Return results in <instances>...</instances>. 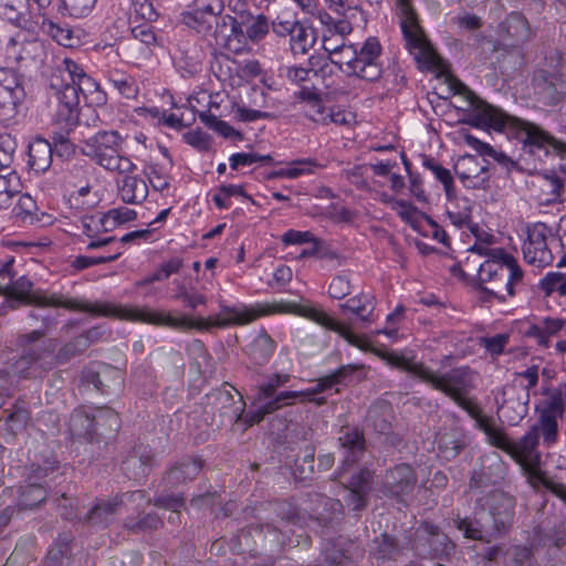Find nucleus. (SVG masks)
<instances>
[{
  "label": "nucleus",
  "mask_w": 566,
  "mask_h": 566,
  "mask_svg": "<svg viewBox=\"0 0 566 566\" xmlns=\"http://www.w3.org/2000/svg\"><path fill=\"white\" fill-rule=\"evenodd\" d=\"M137 217L136 211L122 207L116 209H111L103 218H101V222L105 230L107 229V223L112 222V226L122 224L132 220H135Z\"/></svg>",
  "instance_id": "obj_58"
},
{
  "label": "nucleus",
  "mask_w": 566,
  "mask_h": 566,
  "mask_svg": "<svg viewBox=\"0 0 566 566\" xmlns=\"http://www.w3.org/2000/svg\"><path fill=\"white\" fill-rule=\"evenodd\" d=\"M132 35L134 40L139 41L145 45V49L143 50V54L145 56L150 55L151 46H156L158 44L154 28L148 22L133 27Z\"/></svg>",
  "instance_id": "obj_52"
},
{
  "label": "nucleus",
  "mask_w": 566,
  "mask_h": 566,
  "mask_svg": "<svg viewBox=\"0 0 566 566\" xmlns=\"http://www.w3.org/2000/svg\"><path fill=\"white\" fill-rule=\"evenodd\" d=\"M422 164L443 185L447 197L451 198L453 195V178L450 170L443 168L434 158L429 156H423Z\"/></svg>",
  "instance_id": "obj_47"
},
{
  "label": "nucleus",
  "mask_w": 566,
  "mask_h": 566,
  "mask_svg": "<svg viewBox=\"0 0 566 566\" xmlns=\"http://www.w3.org/2000/svg\"><path fill=\"white\" fill-rule=\"evenodd\" d=\"M342 311H349L358 316L363 322H370L374 312L373 300L369 295H359L349 298L346 303L339 305Z\"/></svg>",
  "instance_id": "obj_41"
},
{
  "label": "nucleus",
  "mask_w": 566,
  "mask_h": 566,
  "mask_svg": "<svg viewBox=\"0 0 566 566\" xmlns=\"http://www.w3.org/2000/svg\"><path fill=\"white\" fill-rule=\"evenodd\" d=\"M275 349L274 340L264 332L260 333L249 346V355L256 365L265 364Z\"/></svg>",
  "instance_id": "obj_38"
},
{
  "label": "nucleus",
  "mask_w": 566,
  "mask_h": 566,
  "mask_svg": "<svg viewBox=\"0 0 566 566\" xmlns=\"http://www.w3.org/2000/svg\"><path fill=\"white\" fill-rule=\"evenodd\" d=\"M541 289L551 295L553 292H558L560 295H566V274L558 272H551L539 283Z\"/></svg>",
  "instance_id": "obj_57"
},
{
  "label": "nucleus",
  "mask_w": 566,
  "mask_h": 566,
  "mask_svg": "<svg viewBox=\"0 0 566 566\" xmlns=\"http://www.w3.org/2000/svg\"><path fill=\"white\" fill-rule=\"evenodd\" d=\"M53 154L63 159H69L75 154V145L63 134L52 136Z\"/></svg>",
  "instance_id": "obj_62"
},
{
  "label": "nucleus",
  "mask_w": 566,
  "mask_h": 566,
  "mask_svg": "<svg viewBox=\"0 0 566 566\" xmlns=\"http://www.w3.org/2000/svg\"><path fill=\"white\" fill-rule=\"evenodd\" d=\"M486 504L493 520V532L501 536L513 523L515 499L501 490H493L488 495Z\"/></svg>",
  "instance_id": "obj_18"
},
{
  "label": "nucleus",
  "mask_w": 566,
  "mask_h": 566,
  "mask_svg": "<svg viewBox=\"0 0 566 566\" xmlns=\"http://www.w3.org/2000/svg\"><path fill=\"white\" fill-rule=\"evenodd\" d=\"M119 255H120V252H116L114 254H108V255H98V256L78 255L72 262V266L77 271H82V270L91 268L93 265L113 262V261L117 260L119 258Z\"/></svg>",
  "instance_id": "obj_60"
},
{
  "label": "nucleus",
  "mask_w": 566,
  "mask_h": 566,
  "mask_svg": "<svg viewBox=\"0 0 566 566\" xmlns=\"http://www.w3.org/2000/svg\"><path fill=\"white\" fill-rule=\"evenodd\" d=\"M69 429L71 433L78 438H85L90 441L97 439L102 436V432H97V429L93 422L92 412L84 410H74L70 417Z\"/></svg>",
  "instance_id": "obj_35"
},
{
  "label": "nucleus",
  "mask_w": 566,
  "mask_h": 566,
  "mask_svg": "<svg viewBox=\"0 0 566 566\" xmlns=\"http://www.w3.org/2000/svg\"><path fill=\"white\" fill-rule=\"evenodd\" d=\"M109 82L124 97L134 98L138 93V88L134 77L113 71L109 73Z\"/></svg>",
  "instance_id": "obj_51"
},
{
  "label": "nucleus",
  "mask_w": 566,
  "mask_h": 566,
  "mask_svg": "<svg viewBox=\"0 0 566 566\" xmlns=\"http://www.w3.org/2000/svg\"><path fill=\"white\" fill-rule=\"evenodd\" d=\"M46 499V490L41 483H28L21 492L20 503L25 509H33Z\"/></svg>",
  "instance_id": "obj_49"
},
{
  "label": "nucleus",
  "mask_w": 566,
  "mask_h": 566,
  "mask_svg": "<svg viewBox=\"0 0 566 566\" xmlns=\"http://www.w3.org/2000/svg\"><path fill=\"white\" fill-rule=\"evenodd\" d=\"M50 86L55 91L60 107L66 111V122L70 124H81L80 116L85 114L78 109L80 93L75 88V85L67 78L66 73H63L60 64L50 76ZM60 113L63 114V111L60 109Z\"/></svg>",
  "instance_id": "obj_13"
},
{
  "label": "nucleus",
  "mask_w": 566,
  "mask_h": 566,
  "mask_svg": "<svg viewBox=\"0 0 566 566\" xmlns=\"http://www.w3.org/2000/svg\"><path fill=\"white\" fill-rule=\"evenodd\" d=\"M536 411L539 415L535 423H537L543 429V444L546 448H551L558 440L557 419L564 413V400L562 392H549V397L546 400L545 406L542 409L536 407Z\"/></svg>",
  "instance_id": "obj_17"
},
{
  "label": "nucleus",
  "mask_w": 566,
  "mask_h": 566,
  "mask_svg": "<svg viewBox=\"0 0 566 566\" xmlns=\"http://www.w3.org/2000/svg\"><path fill=\"white\" fill-rule=\"evenodd\" d=\"M532 36L527 19L520 12L510 13L499 25V38L503 45L520 48Z\"/></svg>",
  "instance_id": "obj_23"
},
{
  "label": "nucleus",
  "mask_w": 566,
  "mask_h": 566,
  "mask_svg": "<svg viewBox=\"0 0 566 566\" xmlns=\"http://www.w3.org/2000/svg\"><path fill=\"white\" fill-rule=\"evenodd\" d=\"M83 144L82 154L106 170L122 175L136 169V165L123 154V138L117 130H98Z\"/></svg>",
  "instance_id": "obj_8"
},
{
  "label": "nucleus",
  "mask_w": 566,
  "mask_h": 566,
  "mask_svg": "<svg viewBox=\"0 0 566 566\" xmlns=\"http://www.w3.org/2000/svg\"><path fill=\"white\" fill-rule=\"evenodd\" d=\"M53 147L44 138H35L29 145V165L35 172H45L52 165Z\"/></svg>",
  "instance_id": "obj_31"
},
{
  "label": "nucleus",
  "mask_w": 566,
  "mask_h": 566,
  "mask_svg": "<svg viewBox=\"0 0 566 566\" xmlns=\"http://www.w3.org/2000/svg\"><path fill=\"white\" fill-rule=\"evenodd\" d=\"M382 358L390 366L416 376L452 400L468 396L475 388V373L468 366L455 367L439 375L423 363L417 361L412 356L402 353L389 352L382 355Z\"/></svg>",
  "instance_id": "obj_3"
},
{
  "label": "nucleus",
  "mask_w": 566,
  "mask_h": 566,
  "mask_svg": "<svg viewBox=\"0 0 566 566\" xmlns=\"http://www.w3.org/2000/svg\"><path fill=\"white\" fill-rule=\"evenodd\" d=\"M392 419L394 410L391 405L387 401H378L370 406L366 421L375 432L387 434L391 431Z\"/></svg>",
  "instance_id": "obj_32"
},
{
  "label": "nucleus",
  "mask_w": 566,
  "mask_h": 566,
  "mask_svg": "<svg viewBox=\"0 0 566 566\" xmlns=\"http://www.w3.org/2000/svg\"><path fill=\"white\" fill-rule=\"evenodd\" d=\"M48 33L62 46L73 48L77 38L73 35V31L50 22Z\"/></svg>",
  "instance_id": "obj_63"
},
{
  "label": "nucleus",
  "mask_w": 566,
  "mask_h": 566,
  "mask_svg": "<svg viewBox=\"0 0 566 566\" xmlns=\"http://www.w3.org/2000/svg\"><path fill=\"white\" fill-rule=\"evenodd\" d=\"M63 73H66L67 78L75 85L80 94L86 97L99 91V84L90 75H87L83 67L71 59L61 61Z\"/></svg>",
  "instance_id": "obj_28"
},
{
  "label": "nucleus",
  "mask_w": 566,
  "mask_h": 566,
  "mask_svg": "<svg viewBox=\"0 0 566 566\" xmlns=\"http://www.w3.org/2000/svg\"><path fill=\"white\" fill-rule=\"evenodd\" d=\"M463 139L482 156H489L500 164H506L510 161L509 157L504 153L496 151L491 145L481 142L469 133H463Z\"/></svg>",
  "instance_id": "obj_54"
},
{
  "label": "nucleus",
  "mask_w": 566,
  "mask_h": 566,
  "mask_svg": "<svg viewBox=\"0 0 566 566\" xmlns=\"http://www.w3.org/2000/svg\"><path fill=\"white\" fill-rule=\"evenodd\" d=\"M20 188V177L14 170L0 171V209H8L12 206Z\"/></svg>",
  "instance_id": "obj_37"
},
{
  "label": "nucleus",
  "mask_w": 566,
  "mask_h": 566,
  "mask_svg": "<svg viewBox=\"0 0 566 566\" xmlns=\"http://www.w3.org/2000/svg\"><path fill=\"white\" fill-rule=\"evenodd\" d=\"M549 228L543 222L527 226V239L523 244L524 260L533 265L543 268L551 265L554 255L547 244Z\"/></svg>",
  "instance_id": "obj_14"
},
{
  "label": "nucleus",
  "mask_w": 566,
  "mask_h": 566,
  "mask_svg": "<svg viewBox=\"0 0 566 566\" xmlns=\"http://www.w3.org/2000/svg\"><path fill=\"white\" fill-rule=\"evenodd\" d=\"M406 547L394 536L382 534L373 541L371 554L378 560H398L405 555Z\"/></svg>",
  "instance_id": "obj_34"
},
{
  "label": "nucleus",
  "mask_w": 566,
  "mask_h": 566,
  "mask_svg": "<svg viewBox=\"0 0 566 566\" xmlns=\"http://www.w3.org/2000/svg\"><path fill=\"white\" fill-rule=\"evenodd\" d=\"M4 412H8L6 424L8 426V430L12 433L24 429L30 419V411L25 405L21 402L14 403L12 409L4 410Z\"/></svg>",
  "instance_id": "obj_46"
},
{
  "label": "nucleus",
  "mask_w": 566,
  "mask_h": 566,
  "mask_svg": "<svg viewBox=\"0 0 566 566\" xmlns=\"http://www.w3.org/2000/svg\"><path fill=\"white\" fill-rule=\"evenodd\" d=\"M25 91L22 76L12 69H0V98L2 106L15 108L23 102Z\"/></svg>",
  "instance_id": "obj_27"
},
{
  "label": "nucleus",
  "mask_w": 566,
  "mask_h": 566,
  "mask_svg": "<svg viewBox=\"0 0 566 566\" xmlns=\"http://www.w3.org/2000/svg\"><path fill=\"white\" fill-rule=\"evenodd\" d=\"M182 264H184L182 259L177 258V256L171 258L168 261L161 263V265L159 266V269L156 272H154L149 276L136 282V285L138 287H140V286L151 284L154 282L165 281L170 275L178 273L180 271V269L182 268Z\"/></svg>",
  "instance_id": "obj_44"
},
{
  "label": "nucleus",
  "mask_w": 566,
  "mask_h": 566,
  "mask_svg": "<svg viewBox=\"0 0 566 566\" xmlns=\"http://www.w3.org/2000/svg\"><path fill=\"white\" fill-rule=\"evenodd\" d=\"M272 157L270 155H259L255 153H237L229 159L232 169H238L239 166H250L255 163H270Z\"/></svg>",
  "instance_id": "obj_61"
},
{
  "label": "nucleus",
  "mask_w": 566,
  "mask_h": 566,
  "mask_svg": "<svg viewBox=\"0 0 566 566\" xmlns=\"http://www.w3.org/2000/svg\"><path fill=\"white\" fill-rule=\"evenodd\" d=\"M54 366V347L43 344L23 347L22 355L13 367L20 377L29 378L51 370Z\"/></svg>",
  "instance_id": "obj_12"
},
{
  "label": "nucleus",
  "mask_w": 566,
  "mask_h": 566,
  "mask_svg": "<svg viewBox=\"0 0 566 566\" xmlns=\"http://www.w3.org/2000/svg\"><path fill=\"white\" fill-rule=\"evenodd\" d=\"M0 15L14 25L29 21V0H0Z\"/></svg>",
  "instance_id": "obj_36"
},
{
  "label": "nucleus",
  "mask_w": 566,
  "mask_h": 566,
  "mask_svg": "<svg viewBox=\"0 0 566 566\" xmlns=\"http://www.w3.org/2000/svg\"><path fill=\"white\" fill-rule=\"evenodd\" d=\"M338 441L344 451L343 468L354 465L364 455L366 441L363 431L358 428L349 426L342 427Z\"/></svg>",
  "instance_id": "obj_25"
},
{
  "label": "nucleus",
  "mask_w": 566,
  "mask_h": 566,
  "mask_svg": "<svg viewBox=\"0 0 566 566\" xmlns=\"http://www.w3.org/2000/svg\"><path fill=\"white\" fill-rule=\"evenodd\" d=\"M83 379L93 385L101 394L108 395L120 390L124 376L117 367L109 364H97L84 370Z\"/></svg>",
  "instance_id": "obj_21"
},
{
  "label": "nucleus",
  "mask_w": 566,
  "mask_h": 566,
  "mask_svg": "<svg viewBox=\"0 0 566 566\" xmlns=\"http://www.w3.org/2000/svg\"><path fill=\"white\" fill-rule=\"evenodd\" d=\"M264 512V516H259L262 522L250 524L240 532V542L244 539L248 544V538L252 537L270 546L284 545L287 534L292 532L287 525L296 524L300 520L295 509L287 502H274L269 503Z\"/></svg>",
  "instance_id": "obj_6"
},
{
  "label": "nucleus",
  "mask_w": 566,
  "mask_h": 566,
  "mask_svg": "<svg viewBox=\"0 0 566 566\" xmlns=\"http://www.w3.org/2000/svg\"><path fill=\"white\" fill-rule=\"evenodd\" d=\"M269 32V22L265 15H258L250 24L245 25V29H242V32H238L233 34L234 36L245 34L251 41H259L264 38V35Z\"/></svg>",
  "instance_id": "obj_56"
},
{
  "label": "nucleus",
  "mask_w": 566,
  "mask_h": 566,
  "mask_svg": "<svg viewBox=\"0 0 566 566\" xmlns=\"http://www.w3.org/2000/svg\"><path fill=\"white\" fill-rule=\"evenodd\" d=\"M417 483L418 476L413 468L407 463H399L386 470L379 490L384 496L406 505Z\"/></svg>",
  "instance_id": "obj_10"
},
{
  "label": "nucleus",
  "mask_w": 566,
  "mask_h": 566,
  "mask_svg": "<svg viewBox=\"0 0 566 566\" xmlns=\"http://www.w3.org/2000/svg\"><path fill=\"white\" fill-rule=\"evenodd\" d=\"M217 400L221 405L220 413L229 421L237 422L241 419L244 411L245 403L243 398L239 396L238 399L230 391H221L217 396Z\"/></svg>",
  "instance_id": "obj_40"
},
{
  "label": "nucleus",
  "mask_w": 566,
  "mask_h": 566,
  "mask_svg": "<svg viewBox=\"0 0 566 566\" xmlns=\"http://www.w3.org/2000/svg\"><path fill=\"white\" fill-rule=\"evenodd\" d=\"M203 462L200 458L184 457L176 461L163 478V483L167 488H178L179 485L195 480L202 469Z\"/></svg>",
  "instance_id": "obj_26"
},
{
  "label": "nucleus",
  "mask_w": 566,
  "mask_h": 566,
  "mask_svg": "<svg viewBox=\"0 0 566 566\" xmlns=\"http://www.w3.org/2000/svg\"><path fill=\"white\" fill-rule=\"evenodd\" d=\"M70 15L81 18L93 9L96 0H60Z\"/></svg>",
  "instance_id": "obj_64"
},
{
  "label": "nucleus",
  "mask_w": 566,
  "mask_h": 566,
  "mask_svg": "<svg viewBox=\"0 0 566 566\" xmlns=\"http://www.w3.org/2000/svg\"><path fill=\"white\" fill-rule=\"evenodd\" d=\"M504 260L505 268L507 269V279L505 281L504 290L507 292L510 296L515 295V285L522 282L523 280V271L517 264L516 259L509 254L506 251L502 258Z\"/></svg>",
  "instance_id": "obj_50"
},
{
  "label": "nucleus",
  "mask_w": 566,
  "mask_h": 566,
  "mask_svg": "<svg viewBox=\"0 0 566 566\" xmlns=\"http://www.w3.org/2000/svg\"><path fill=\"white\" fill-rule=\"evenodd\" d=\"M452 90L455 95L464 98L467 107L470 109L468 124L494 130H502L506 126H511L515 129L516 137L524 144V147L530 148L531 153L543 150L545 155L552 151L566 155V144L554 138L538 125L510 116L502 109L481 99L462 82L453 83Z\"/></svg>",
  "instance_id": "obj_2"
},
{
  "label": "nucleus",
  "mask_w": 566,
  "mask_h": 566,
  "mask_svg": "<svg viewBox=\"0 0 566 566\" xmlns=\"http://www.w3.org/2000/svg\"><path fill=\"white\" fill-rule=\"evenodd\" d=\"M541 436L543 429L537 423H533L528 430L517 440L511 442L509 455L518 465L534 464L542 462Z\"/></svg>",
  "instance_id": "obj_16"
},
{
  "label": "nucleus",
  "mask_w": 566,
  "mask_h": 566,
  "mask_svg": "<svg viewBox=\"0 0 566 566\" xmlns=\"http://www.w3.org/2000/svg\"><path fill=\"white\" fill-rule=\"evenodd\" d=\"M126 176L122 179V184L118 188L120 199L125 203L139 205L146 200L148 196V186L146 181L136 176Z\"/></svg>",
  "instance_id": "obj_33"
},
{
  "label": "nucleus",
  "mask_w": 566,
  "mask_h": 566,
  "mask_svg": "<svg viewBox=\"0 0 566 566\" xmlns=\"http://www.w3.org/2000/svg\"><path fill=\"white\" fill-rule=\"evenodd\" d=\"M535 93L547 105H555L566 93V82L556 72L539 70L534 74Z\"/></svg>",
  "instance_id": "obj_24"
},
{
  "label": "nucleus",
  "mask_w": 566,
  "mask_h": 566,
  "mask_svg": "<svg viewBox=\"0 0 566 566\" xmlns=\"http://www.w3.org/2000/svg\"><path fill=\"white\" fill-rule=\"evenodd\" d=\"M325 51L334 55L346 54L345 59H335L329 56L331 63L344 71L346 65L350 71V75H355L361 80L375 82L381 77L384 72L382 64L379 61L381 54V45L377 38H368L364 44L357 50L354 45L339 44L337 48H331L325 41Z\"/></svg>",
  "instance_id": "obj_5"
},
{
  "label": "nucleus",
  "mask_w": 566,
  "mask_h": 566,
  "mask_svg": "<svg viewBox=\"0 0 566 566\" xmlns=\"http://www.w3.org/2000/svg\"><path fill=\"white\" fill-rule=\"evenodd\" d=\"M439 450L446 458H454L464 447V443L457 438L455 432H443L438 440Z\"/></svg>",
  "instance_id": "obj_55"
},
{
  "label": "nucleus",
  "mask_w": 566,
  "mask_h": 566,
  "mask_svg": "<svg viewBox=\"0 0 566 566\" xmlns=\"http://www.w3.org/2000/svg\"><path fill=\"white\" fill-rule=\"evenodd\" d=\"M400 28L406 41V48L413 55L415 60L428 67L439 69L441 57L432 48L430 41L419 24L418 15L410 0H396Z\"/></svg>",
  "instance_id": "obj_9"
},
{
  "label": "nucleus",
  "mask_w": 566,
  "mask_h": 566,
  "mask_svg": "<svg viewBox=\"0 0 566 566\" xmlns=\"http://www.w3.org/2000/svg\"><path fill=\"white\" fill-rule=\"evenodd\" d=\"M17 149V140L11 134H0V171L13 170L14 153Z\"/></svg>",
  "instance_id": "obj_53"
},
{
  "label": "nucleus",
  "mask_w": 566,
  "mask_h": 566,
  "mask_svg": "<svg viewBox=\"0 0 566 566\" xmlns=\"http://www.w3.org/2000/svg\"><path fill=\"white\" fill-rule=\"evenodd\" d=\"M506 465L496 452L484 454L479 459V467L472 472L470 489L495 485L505 478Z\"/></svg>",
  "instance_id": "obj_20"
},
{
  "label": "nucleus",
  "mask_w": 566,
  "mask_h": 566,
  "mask_svg": "<svg viewBox=\"0 0 566 566\" xmlns=\"http://www.w3.org/2000/svg\"><path fill=\"white\" fill-rule=\"evenodd\" d=\"M322 168V165L317 164L313 159H300L295 160L291 164V167L285 169H280L277 171L272 172L269 177H280V178H290L295 179L302 175L314 174L316 169Z\"/></svg>",
  "instance_id": "obj_42"
},
{
  "label": "nucleus",
  "mask_w": 566,
  "mask_h": 566,
  "mask_svg": "<svg viewBox=\"0 0 566 566\" xmlns=\"http://www.w3.org/2000/svg\"><path fill=\"white\" fill-rule=\"evenodd\" d=\"M507 272L504 260H485L479 266L480 290L491 297L504 300L503 296H499V292L504 291L505 281L509 274Z\"/></svg>",
  "instance_id": "obj_22"
},
{
  "label": "nucleus",
  "mask_w": 566,
  "mask_h": 566,
  "mask_svg": "<svg viewBox=\"0 0 566 566\" xmlns=\"http://www.w3.org/2000/svg\"><path fill=\"white\" fill-rule=\"evenodd\" d=\"M271 27L277 36H289L290 50L293 55H305L316 42L314 30L296 19L277 17L272 21Z\"/></svg>",
  "instance_id": "obj_11"
},
{
  "label": "nucleus",
  "mask_w": 566,
  "mask_h": 566,
  "mask_svg": "<svg viewBox=\"0 0 566 566\" xmlns=\"http://www.w3.org/2000/svg\"><path fill=\"white\" fill-rule=\"evenodd\" d=\"M322 555L326 566H353L360 555V549L355 541L346 536H337L324 541Z\"/></svg>",
  "instance_id": "obj_19"
},
{
  "label": "nucleus",
  "mask_w": 566,
  "mask_h": 566,
  "mask_svg": "<svg viewBox=\"0 0 566 566\" xmlns=\"http://www.w3.org/2000/svg\"><path fill=\"white\" fill-rule=\"evenodd\" d=\"M490 163L473 155H464L454 164V172L467 189L489 190Z\"/></svg>",
  "instance_id": "obj_15"
},
{
  "label": "nucleus",
  "mask_w": 566,
  "mask_h": 566,
  "mask_svg": "<svg viewBox=\"0 0 566 566\" xmlns=\"http://www.w3.org/2000/svg\"><path fill=\"white\" fill-rule=\"evenodd\" d=\"M454 525L459 531L463 532L464 537L474 541H484L482 525L479 521H473L469 517L455 518Z\"/></svg>",
  "instance_id": "obj_59"
},
{
  "label": "nucleus",
  "mask_w": 566,
  "mask_h": 566,
  "mask_svg": "<svg viewBox=\"0 0 566 566\" xmlns=\"http://www.w3.org/2000/svg\"><path fill=\"white\" fill-rule=\"evenodd\" d=\"M87 349V342L78 336L66 343L60 348L56 355H54L55 365H63L69 363L71 359L83 354Z\"/></svg>",
  "instance_id": "obj_48"
},
{
  "label": "nucleus",
  "mask_w": 566,
  "mask_h": 566,
  "mask_svg": "<svg viewBox=\"0 0 566 566\" xmlns=\"http://www.w3.org/2000/svg\"><path fill=\"white\" fill-rule=\"evenodd\" d=\"M93 422L97 432L102 434L116 432L120 427V419L118 413L109 407H98L92 412Z\"/></svg>",
  "instance_id": "obj_39"
},
{
  "label": "nucleus",
  "mask_w": 566,
  "mask_h": 566,
  "mask_svg": "<svg viewBox=\"0 0 566 566\" xmlns=\"http://www.w3.org/2000/svg\"><path fill=\"white\" fill-rule=\"evenodd\" d=\"M374 478V471L363 468L350 476L346 484V490H352L369 496L373 490Z\"/></svg>",
  "instance_id": "obj_45"
},
{
  "label": "nucleus",
  "mask_w": 566,
  "mask_h": 566,
  "mask_svg": "<svg viewBox=\"0 0 566 566\" xmlns=\"http://www.w3.org/2000/svg\"><path fill=\"white\" fill-rule=\"evenodd\" d=\"M160 526H163V521L156 513L142 514L125 520V527L135 534L155 531Z\"/></svg>",
  "instance_id": "obj_43"
},
{
  "label": "nucleus",
  "mask_w": 566,
  "mask_h": 566,
  "mask_svg": "<svg viewBox=\"0 0 566 566\" xmlns=\"http://www.w3.org/2000/svg\"><path fill=\"white\" fill-rule=\"evenodd\" d=\"M33 283L25 276H20L7 285L0 284V294L25 304L40 307H63L70 311H81L94 316H116L132 322L166 326L178 331L226 328L231 325H244V308L222 306L218 315L208 319H193L188 315L174 316L170 312L154 311L140 306H114L108 303H88L78 298H67L63 294L34 292Z\"/></svg>",
  "instance_id": "obj_1"
},
{
  "label": "nucleus",
  "mask_w": 566,
  "mask_h": 566,
  "mask_svg": "<svg viewBox=\"0 0 566 566\" xmlns=\"http://www.w3.org/2000/svg\"><path fill=\"white\" fill-rule=\"evenodd\" d=\"M542 462L534 464H524L520 465L523 474L525 475L527 482L534 488L537 489L538 485H543L546 490H548L552 494H554L559 500H563L566 495V485L563 483H558L553 479L548 478L546 473L541 469Z\"/></svg>",
  "instance_id": "obj_29"
},
{
  "label": "nucleus",
  "mask_w": 566,
  "mask_h": 566,
  "mask_svg": "<svg viewBox=\"0 0 566 566\" xmlns=\"http://www.w3.org/2000/svg\"><path fill=\"white\" fill-rule=\"evenodd\" d=\"M123 503V496L99 501L88 511L86 521L94 526L106 527L114 521Z\"/></svg>",
  "instance_id": "obj_30"
},
{
  "label": "nucleus",
  "mask_w": 566,
  "mask_h": 566,
  "mask_svg": "<svg viewBox=\"0 0 566 566\" xmlns=\"http://www.w3.org/2000/svg\"><path fill=\"white\" fill-rule=\"evenodd\" d=\"M291 379L289 374H273L256 386V392L253 397L254 411L250 413L248 422L258 423L269 413L276 411L284 406L294 405L300 397L315 396L324 390L332 388L336 382L333 374L318 379L317 385L306 391L284 390L276 392L277 388L286 385Z\"/></svg>",
  "instance_id": "obj_4"
},
{
  "label": "nucleus",
  "mask_w": 566,
  "mask_h": 566,
  "mask_svg": "<svg viewBox=\"0 0 566 566\" xmlns=\"http://www.w3.org/2000/svg\"><path fill=\"white\" fill-rule=\"evenodd\" d=\"M222 0H195L186 12V23L199 33L212 34L217 40H230L242 32V25L231 15H222Z\"/></svg>",
  "instance_id": "obj_7"
}]
</instances>
